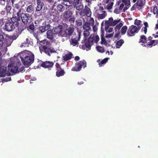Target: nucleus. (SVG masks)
Returning <instances> with one entry per match:
<instances>
[{
	"label": "nucleus",
	"mask_w": 158,
	"mask_h": 158,
	"mask_svg": "<svg viewBox=\"0 0 158 158\" xmlns=\"http://www.w3.org/2000/svg\"><path fill=\"white\" fill-rule=\"evenodd\" d=\"M154 40H153L152 41H149V42L146 43V44H145V45H144V47H147L148 46L152 47L153 46H154Z\"/></svg>",
	"instance_id": "obj_36"
},
{
	"label": "nucleus",
	"mask_w": 158,
	"mask_h": 158,
	"mask_svg": "<svg viewBox=\"0 0 158 158\" xmlns=\"http://www.w3.org/2000/svg\"><path fill=\"white\" fill-rule=\"evenodd\" d=\"M136 4L137 6L142 7L144 5V3L143 0H138Z\"/></svg>",
	"instance_id": "obj_33"
},
{
	"label": "nucleus",
	"mask_w": 158,
	"mask_h": 158,
	"mask_svg": "<svg viewBox=\"0 0 158 158\" xmlns=\"http://www.w3.org/2000/svg\"><path fill=\"white\" fill-rule=\"evenodd\" d=\"M124 6V4L123 3H122V4H121L119 6V9L120 10H122Z\"/></svg>",
	"instance_id": "obj_59"
},
{
	"label": "nucleus",
	"mask_w": 158,
	"mask_h": 158,
	"mask_svg": "<svg viewBox=\"0 0 158 158\" xmlns=\"http://www.w3.org/2000/svg\"><path fill=\"white\" fill-rule=\"evenodd\" d=\"M56 71L62 69L59 64L58 63H56Z\"/></svg>",
	"instance_id": "obj_50"
},
{
	"label": "nucleus",
	"mask_w": 158,
	"mask_h": 158,
	"mask_svg": "<svg viewBox=\"0 0 158 158\" xmlns=\"http://www.w3.org/2000/svg\"><path fill=\"white\" fill-rule=\"evenodd\" d=\"M104 8L102 6H100L99 8L97 9L95 11V13L96 14V15H98L100 13H103L104 11Z\"/></svg>",
	"instance_id": "obj_29"
},
{
	"label": "nucleus",
	"mask_w": 158,
	"mask_h": 158,
	"mask_svg": "<svg viewBox=\"0 0 158 158\" xmlns=\"http://www.w3.org/2000/svg\"><path fill=\"white\" fill-rule=\"evenodd\" d=\"M74 7L76 8L77 10H80L83 9V4L81 3H80L78 5H77L74 6Z\"/></svg>",
	"instance_id": "obj_34"
},
{
	"label": "nucleus",
	"mask_w": 158,
	"mask_h": 158,
	"mask_svg": "<svg viewBox=\"0 0 158 158\" xmlns=\"http://www.w3.org/2000/svg\"><path fill=\"white\" fill-rule=\"evenodd\" d=\"M121 10H120L119 8H115L114 10V12L116 14H120L122 11Z\"/></svg>",
	"instance_id": "obj_49"
},
{
	"label": "nucleus",
	"mask_w": 158,
	"mask_h": 158,
	"mask_svg": "<svg viewBox=\"0 0 158 158\" xmlns=\"http://www.w3.org/2000/svg\"><path fill=\"white\" fill-rule=\"evenodd\" d=\"M96 0H85L86 2L88 3H91L93 1H96Z\"/></svg>",
	"instance_id": "obj_64"
},
{
	"label": "nucleus",
	"mask_w": 158,
	"mask_h": 158,
	"mask_svg": "<svg viewBox=\"0 0 158 158\" xmlns=\"http://www.w3.org/2000/svg\"><path fill=\"white\" fill-rule=\"evenodd\" d=\"M12 4L10 2L9 0H7V4L4 9V10H2L0 13L2 15H7L8 13H11L10 11L12 9V7L11 6V4Z\"/></svg>",
	"instance_id": "obj_10"
},
{
	"label": "nucleus",
	"mask_w": 158,
	"mask_h": 158,
	"mask_svg": "<svg viewBox=\"0 0 158 158\" xmlns=\"http://www.w3.org/2000/svg\"><path fill=\"white\" fill-rule=\"evenodd\" d=\"M65 72L64 70L62 69L60 70L56 71V75L58 77L62 76L64 75Z\"/></svg>",
	"instance_id": "obj_24"
},
{
	"label": "nucleus",
	"mask_w": 158,
	"mask_h": 158,
	"mask_svg": "<svg viewBox=\"0 0 158 158\" xmlns=\"http://www.w3.org/2000/svg\"><path fill=\"white\" fill-rule=\"evenodd\" d=\"M54 63L52 61H46L44 62L41 64V66L45 68H48L50 69L53 66Z\"/></svg>",
	"instance_id": "obj_13"
},
{
	"label": "nucleus",
	"mask_w": 158,
	"mask_h": 158,
	"mask_svg": "<svg viewBox=\"0 0 158 158\" xmlns=\"http://www.w3.org/2000/svg\"><path fill=\"white\" fill-rule=\"evenodd\" d=\"M76 24L77 27H80L82 25V21L81 19H78L76 21Z\"/></svg>",
	"instance_id": "obj_41"
},
{
	"label": "nucleus",
	"mask_w": 158,
	"mask_h": 158,
	"mask_svg": "<svg viewBox=\"0 0 158 158\" xmlns=\"http://www.w3.org/2000/svg\"><path fill=\"white\" fill-rule=\"evenodd\" d=\"M113 21L114 20L112 17H110L109 18L108 20L105 21V25L110 26H111Z\"/></svg>",
	"instance_id": "obj_28"
},
{
	"label": "nucleus",
	"mask_w": 158,
	"mask_h": 158,
	"mask_svg": "<svg viewBox=\"0 0 158 158\" xmlns=\"http://www.w3.org/2000/svg\"><path fill=\"white\" fill-rule=\"evenodd\" d=\"M129 8V7H128L127 6H125L123 8V12H125V11L127 10Z\"/></svg>",
	"instance_id": "obj_62"
},
{
	"label": "nucleus",
	"mask_w": 158,
	"mask_h": 158,
	"mask_svg": "<svg viewBox=\"0 0 158 158\" xmlns=\"http://www.w3.org/2000/svg\"><path fill=\"white\" fill-rule=\"evenodd\" d=\"M85 9H83L84 13L88 17H90L92 14L90 8L87 6H85Z\"/></svg>",
	"instance_id": "obj_19"
},
{
	"label": "nucleus",
	"mask_w": 158,
	"mask_h": 158,
	"mask_svg": "<svg viewBox=\"0 0 158 158\" xmlns=\"http://www.w3.org/2000/svg\"><path fill=\"white\" fill-rule=\"evenodd\" d=\"M20 59L22 62L25 66H29L34 62V56L32 53H23L20 56Z\"/></svg>",
	"instance_id": "obj_4"
},
{
	"label": "nucleus",
	"mask_w": 158,
	"mask_h": 158,
	"mask_svg": "<svg viewBox=\"0 0 158 158\" xmlns=\"http://www.w3.org/2000/svg\"><path fill=\"white\" fill-rule=\"evenodd\" d=\"M147 42V38L144 35H142L141 36L139 43H141V44L144 47Z\"/></svg>",
	"instance_id": "obj_18"
},
{
	"label": "nucleus",
	"mask_w": 158,
	"mask_h": 158,
	"mask_svg": "<svg viewBox=\"0 0 158 158\" xmlns=\"http://www.w3.org/2000/svg\"><path fill=\"white\" fill-rule=\"evenodd\" d=\"M24 67L23 66L21 67V68L19 69V72H22L24 70Z\"/></svg>",
	"instance_id": "obj_61"
},
{
	"label": "nucleus",
	"mask_w": 158,
	"mask_h": 158,
	"mask_svg": "<svg viewBox=\"0 0 158 158\" xmlns=\"http://www.w3.org/2000/svg\"><path fill=\"white\" fill-rule=\"evenodd\" d=\"M123 26V24L122 23H120L118 25H117L115 27V31H119L120 29Z\"/></svg>",
	"instance_id": "obj_42"
},
{
	"label": "nucleus",
	"mask_w": 158,
	"mask_h": 158,
	"mask_svg": "<svg viewBox=\"0 0 158 158\" xmlns=\"http://www.w3.org/2000/svg\"><path fill=\"white\" fill-rule=\"evenodd\" d=\"M16 27H17V29H16V32L18 34H20L22 31L25 29V26L22 24L17 25Z\"/></svg>",
	"instance_id": "obj_16"
},
{
	"label": "nucleus",
	"mask_w": 158,
	"mask_h": 158,
	"mask_svg": "<svg viewBox=\"0 0 158 158\" xmlns=\"http://www.w3.org/2000/svg\"><path fill=\"white\" fill-rule=\"evenodd\" d=\"M10 75V69H8V67L2 65L0 68V77H4L9 76Z\"/></svg>",
	"instance_id": "obj_9"
},
{
	"label": "nucleus",
	"mask_w": 158,
	"mask_h": 158,
	"mask_svg": "<svg viewBox=\"0 0 158 158\" xmlns=\"http://www.w3.org/2000/svg\"><path fill=\"white\" fill-rule=\"evenodd\" d=\"M104 26V22H103L102 23H101V32H104V30L103 29V27Z\"/></svg>",
	"instance_id": "obj_60"
},
{
	"label": "nucleus",
	"mask_w": 158,
	"mask_h": 158,
	"mask_svg": "<svg viewBox=\"0 0 158 158\" xmlns=\"http://www.w3.org/2000/svg\"><path fill=\"white\" fill-rule=\"evenodd\" d=\"M107 14L106 11H104L103 13H100L98 15H97V17L98 19H102L105 18Z\"/></svg>",
	"instance_id": "obj_23"
},
{
	"label": "nucleus",
	"mask_w": 158,
	"mask_h": 158,
	"mask_svg": "<svg viewBox=\"0 0 158 158\" xmlns=\"http://www.w3.org/2000/svg\"><path fill=\"white\" fill-rule=\"evenodd\" d=\"M6 34L2 30H1L0 31V40L3 41H4V39H5L4 36H5Z\"/></svg>",
	"instance_id": "obj_38"
},
{
	"label": "nucleus",
	"mask_w": 158,
	"mask_h": 158,
	"mask_svg": "<svg viewBox=\"0 0 158 158\" xmlns=\"http://www.w3.org/2000/svg\"><path fill=\"white\" fill-rule=\"evenodd\" d=\"M11 80L10 77H6L3 79V81L5 82H7Z\"/></svg>",
	"instance_id": "obj_55"
},
{
	"label": "nucleus",
	"mask_w": 158,
	"mask_h": 158,
	"mask_svg": "<svg viewBox=\"0 0 158 158\" xmlns=\"http://www.w3.org/2000/svg\"><path fill=\"white\" fill-rule=\"evenodd\" d=\"M73 56V54L71 52H69L68 54H66L63 56V60L64 61H67V60H69L71 59Z\"/></svg>",
	"instance_id": "obj_21"
},
{
	"label": "nucleus",
	"mask_w": 158,
	"mask_h": 158,
	"mask_svg": "<svg viewBox=\"0 0 158 158\" xmlns=\"http://www.w3.org/2000/svg\"><path fill=\"white\" fill-rule=\"evenodd\" d=\"M90 24L91 23L92 25H94V19L93 18H91L89 22Z\"/></svg>",
	"instance_id": "obj_56"
},
{
	"label": "nucleus",
	"mask_w": 158,
	"mask_h": 158,
	"mask_svg": "<svg viewBox=\"0 0 158 158\" xmlns=\"http://www.w3.org/2000/svg\"><path fill=\"white\" fill-rule=\"evenodd\" d=\"M72 14L71 11H66L63 13V18L65 21H67L71 17V15Z\"/></svg>",
	"instance_id": "obj_17"
},
{
	"label": "nucleus",
	"mask_w": 158,
	"mask_h": 158,
	"mask_svg": "<svg viewBox=\"0 0 158 158\" xmlns=\"http://www.w3.org/2000/svg\"><path fill=\"white\" fill-rule=\"evenodd\" d=\"M28 29L32 30H33L35 29L33 23L29 25Z\"/></svg>",
	"instance_id": "obj_54"
},
{
	"label": "nucleus",
	"mask_w": 158,
	"mask_h": 158,
	"mask_svg": "<svg viewBox=\"0 0 158 158\" xmlns=\"http://www.w3.org/2000/svg\"><path fill=\"white\" fill-rule=\"evenodd\" d=\"M81 31H78L77 34L75 33L73 34L71 40H70L71 44L73 46H75L78 44V41L80 40L81 37Z\"/></svg>",
	"instance_id": "obj_7"
},
{
	"label": "nucleus",
	"mask_w": 158,
	"mask_h": 158,
	"mask_svg": "<svg viewBox=\"0 0 158 158\" xmlns=\"http://www.w3.org/2000/svg\"><path fill=\"white\" fill-rule=\"evenodd\" d=\"M36 12L40 11L43 9L44 6V3L43 0H36Z\"/></svg>",
	"instance_id": "obj_11"
},
{
	"label": "nucleus",
	"mask_w": 158,
	"mask_h": 158,
	"mask_svg": "<svg viewBox=\"0 0 158 158\" xmlns=\"http://www.w3.org/2000/svg\"><path fill=\"white\" fill-rule=\"evenodd\" d=\"M20 7L22 8V6H21V4H20V2H19L15 4V8L16 9L19 10V11L20 9L22 10V9L20 8Z\"/></svg>",
	"instance_id": "obj_44"
},
{
	"label": "nucleus",
	"mask_w": 158,
	"mask_h": 158,
	"mask_svg": "<svg viewBox=\"0 0 158 158\" xmlns=\"http://www.w3.org/2000/svg\"><path fill=\"white\" fill-rule=\"evenodd\" d=\"M18 22L17 21V17H13L11 19V21L6 22L3 29L8 31H13L18 25Z\"/></svg>",
	"instance_id": "obj_5"
},
{
	"label": "nucleus",
	"mask_w": 158,
	"mask_h": 158,
	"mask_svg": "<svg viewBox=\"0 0 158 158\" xmlns=\"http://www.w3.org/2000/svg\"><path fill=\"white\" fill-rule=\"evenodd\" d=\"M4 41V43L7 46H10L12 42V40L11 39L6 37Z\"/></svg>",
	"instance_id": "obj_26"
},
{
	"label": "nucleus",
	"mask_w": 158,
	"mask_h": 158,
	"mask_svg": "<svg viewBox=\"0 0 158 158\" xmlns=\"http://www.w3.org/2000/svg\"><path fill=\"white\" fill-rule=\"evenodd\" d=\"M141 22L140 20L136 19L135 22V24L138 26V27L140 24Z\"/></svg>",
	"instance_id": "obj_53"
},
{
	"label": "nucleus",
	"mask_w": 158,
	"mask_h": 158,
	"mask_svg": "<svg viewBox=\"0 0 158 158\" xmlns=\"http://www.w3.org/2000/svg\"><path fill=\"white\" fill-rule=\"evenodd\" d=\"M120 32L119 31H118L117 32V33L115 34L114 35V37L115 38H119L121 37V36L120 35Z\"/></svg>",
	"instance_id": "obj_52"
},
{
	"label": "nucleus",
	"mask_w": 158,
	"mask_h": 158,
	"mask_svg": "<svg viewBox=\"0 0 158 158\" xmlns=\"http://www.w3.org/2000/svg\"><path fill=\"white\" fill-rule=\"evenodd\" d=\"M80 3V0H73V7L77 5H78Z\"/></svg>",
	"instance_id": "obj_47"
},
{
	"label": "nucleus",
	"mask_w": 158,
	"mask_h": 158,
	"mask_svg": "<svg viewBox=\"0 0 158 158\" xmlns=\"http://www.w3.org/2000/svg\"><path fill=\"white\" fill-rule=\"evenodd\" d=\"M124 4L125 5L127 6H128L130 5V0H127Z\"/></svg>",
	"instance_id": "obj_58"
},
{
	"label": "nucleus",
	"mask_w": 158,
	"mask_h": 158,
	"mask_svg": "<svg viewBox=\"0 0 158 158\" xmlns=\"http://www.w3.org/2000/svg\"><path fill=\"white\" fill-rule=\"evenodd\" d=\"M75 18L74 17H70L69 19V21L71 23H74Z\"/></svg>",
	"instance_id": "obj_51"
},
{
	"label": "nucleus",
	"mask_w": 158,
	"mask_h": 158,
	"mask_svg": "<svg viewBox=\"0 0 158 158\" xmlns=\"http://www.w3.org/2000/svg\"><path fill=\"white\" fill-rule=\"evenodd\" d=\"M57 10L59 11H62L63 8V6L61 4L58 5L57 7Z\"/></svg>",
	"instance_id": "obj_48"
},
{
	"label": "nucleus",
	"mask_w": 158,
	"mask_h": 158,
	"mask_svg": "<svg viewBox=\"0 0 158 158\" xmlns=\"http://www.w3.org/2000/svg\"><path fill=\"white\" fill-rule=\"evenodd\" d=\"M113 33L109 34L106 35V37L107 38H110L113 36Z\"/></svg>",
	"instance_id": "obj_57"
},
{
	"label": "nucleus",
	"mask_w": 158,
	"mask_h": 158,
	"mask_svg": "<svg viewBox=\"0 0 158 158\" xmlns=\"http://www.w3.org/2000/svg\"><path fill=\"white\" fill-rule=\"evenodd\" d=\"M153 12L154 14L156 15V16H158V10L156 5L154 6Z\"/></svg>",
	"instance_id": "obj_43"
},
{
	"label": "nucleus",
	"mask_w": 158,
	"mask_h": 158,
	"mask_svg": "<svg viewBox=\"0 0 158 158\" xmlns=\"http://www.w3.org/2000/svg\"><path fill=\"white\" fill-rule=\"evenodd\" d=\"M124 43V40L122 39L120 40L116 43V48H119Z\"/></svg>",
	"instance_id": "obj_32"
},
{
	"label": "nucleus",
	"mask_w": 158,
	"mask_h": 158,
	"mask_svg": "<svg viewBox=\"0 0 158 158\" xmlns=\"http://www.w3.org/2000/svg\"><path fill=\"white\" fill-rule=\"evenodd\" d=\"M110 26L105 25V28L106 31L107 32H112L113 30L112 27H110Z\"/></svg>",
	"instance_id": "obj_35"
},
{
	"label": "nucleus",
	"mask_w": 158,
	"mask_h": 158,
	"mask_svg": "<svg viewBox=\"0 0 158 158\" xmlns=\"http://www.w3.org/2000/svg\"><path fill=\"white\" fill-rule=\"evenodd\" d=\"M121 19H117L114 20L111 26H114L116 25L117 24H118L119 22L120 21Z\"/></svg>",
	"instance_id": "obj_45"
},
{
	"label": "nucleus",
	"mask_w": 158,
	"mask_h": 158,
	"mask_svg": "<svg viewBox=\"0 0 158 158\" xmlns=\"http://www.w3.org/2000/svg\"><path fill=\"white\" fill-rule=\"evenodd\" d=\"M83 35L84 36V45H82V48L84 49L85 48L87 51L90 49L91 46L93 44L94 42L97 43L99 41V38L98 36L94 34L90 35L88 40L86 37L90 35L89 31L91 30V28L89 23L84 22L83 23Z\"/></svg>",
	"instance_id": "obj_1"
},
{
	"label": "nucleus",
	"mask_w": 158,
	"mask_h": 158,
	"mask_svg": "<svg viewBox=\"0 0 158 158\" xmlns=\"http://www.w3.org/2000/svg\"><path fill=\"white\" fill-rule=\"evenodd\" d=\"M34 9L32 5H29L27 7L26 11L29 13H32L34 11Z\"/></svg>",
	"instance_id": "obj_27"
},
{
	"label": "nucleus",
	"mask_w": 158,
	"mask_h": 158,
	"mask_svg": "<svg viewBox=\"0 0 158 158\" xmlns=\"http://www.w3.org/2000/svg\"><path fill=\"white\" fill-rule=\"evenodd\" d=\"M101 44L106 45L107 44V43L106 41L105 38L103 37H101Z\"/></svg>",
	"instance_id": "obj_46"
},
{
	"label": "nucleus",
	"mask_w": 158,
	"mask_h": 158,
	"mask_svg": "<svg viewBox=\"0 0 158 158\" xmlns=\"http://www.w3.org/2000/svg\"><path fill=\"white\" fill-rule=\"evenodd\" d=\"M21 10L20 9L17 13V21H20L21 19L22 22L25 24H27L30 23L32 21V19L31 15L28 13H21Z\"/></svg>",
	"instance_id": "obj_3"
},
{
	"label": "nucleus",
	"mask_w": 158,
	"mask_h": 158,
	"mask_svg": "<svg viewBox=\"0 0 158 158\" xmlns=\"http://www.w3.org/2000/svg\"><path fill=\"white\" fill-rule=\"evenodd\" d=\"M127 30V26H124L122 27L120 32L123 35H124L126 32Z\"/></svg>",
	"instance_id": "obj_31"
},
{
	"label": "nucleus",
	"mask_w": 158,
	"mask_h": 158,
	"mask_svg": "<svg viewBox=\"0 0 158 158\" xmlns=\"http://www.w3.org/2000/svg\"><path fill=\"white\" fill-rule=\"evenodd\" d=\"M109 58H105V59H103L101 61H100V59H98L97 60V62L98 63V64L100 66H102L103 64H105L106 63V62L108 61Z\"/></svg>",
	"instance_id": "obj_25"
},
{
	"label": "nucleus",
	"mask_w": 158,
	"mask_h": 158,
	"mask_svg": "<svg viewBox=\"0 0 158 158\" xmlns=\"http://www.w3.org/2000/svg\"><path fill=\"white\" fill-rule=\"evenodd\" d=\"M5 37L9 38L10 39L12 40V41L16 39L17 38L16 36L15 35H9L8 34H6V35H5Z\"/></svg>",
	"instance_id": "obj_39"
},
{
	"label": "nucleus",
	"mask_w": 158,
	"mask_h": 158,
	"mask_svg": "<svg viewBox=\"0 0 158 158\" xmlns=\"http://www.w3.org/2000/svg\"><path fill=\"white\" fill-rule=\"evenodd\" d=\"M40 50L41 53L44 52L50 56L51 54L56 52L54 48L50 46V43L47 40L40 42Z\"/></svg>",
	"instance_id": "obj_2"
},
{
	"label": "nucleus",
	"mask_w": 158,
	"mask_h": 158,
	"mask_svg": "<svg viewBox=\"0 0 158 158\" xmlns=\"http://www.w3.org/2000/svg\"><path fill=\"white\" fill-rule=\"evenodd\" d=\"M86 62L84 60L77 62L76 63L75 66L72 69V70L76 72L80 71L82 67H83L84 68L86 67Z\"/></svg>",
	"instance_id": "obj_8"
},
{
	"label": "nucleus",
	"mask_w": 158,
	"mask_h": 158,
	"mask_svg": "<svg viewBox=\"0 0 158 158\" xmlns=\"http://www.w3.org/2000/svg\"><path fill=\"white\" fill-rule=\"evenodd\" d=\"M48 29L46 26H41L39 27V31L42 33L44 32Z\"/></svg>",
	"instance_id": "obj_40"
},
{
	"label": "nucleus",
	"mask_w": 158,
	"mask_h": 158,
	"mask_svg": "<svg viewBox=\"0 0 158 158\" xmlns=\"http://www.w3.org/2000/svg\"><path fill=\"white\" fill-rule=\"evenodd\" d=\"M114 0H103L102 2V4L105 5L107 4L106 8L108 10H110L112 8L114 5Z\"/></svg>",
	"instance_id": "obj_12"
},
{
	"label": "nucleus",
	"mask_w": 158,
	"mask_h": 158,
	"mask_svg": "<svg viewBox=\"0 0 158 158\" xmlns=\"http://www.w3.org/2000/svg\"><path fill=\"white\" fill-rule=\"evenodd\" d=\"M97 50L98 52L101 53H103L105 52L104 48L100 46H97L96 47Z\"/></svg>",
	"instance_id": "obj_37"
},
{
	"label": "nucleus",
	"mask_w": 158,
	"mask_h": 158,
	"mask_svg": "<svg viewBox=\"0 0 158 158\" xmlns=\"http://www.w3.org/2000/svg\"><path fill=\"white\" fill-rule=\"evenodd\" d=\"M53 30H48L47 31V38L51 40H53V37L55 35L54 33L53 32Z\"/></svg>",
	"instance_id": "obj_15"
},
{
	"label": "nucleus",
	"mask_w": 158,
	"mask_h": 158,
	"mask_svg": "<svg viewBox=\"0 0 158 158\" xmlns=\"http://www.w3.org/2000/svg\"><path fill=\"white\" fill-rule=\"evenodd\" d=\"M30 44V41L28 38L26 39V41L22 43V44L20 45V47H23V46L24 47H28L29 46Z\"/></svg>",
	"instance_id": "obj_30"
},
{
	"label": "nucleus",
	"mask_w": 158,
	"mask_h": 158,
	"mask_svg": "<svg viewBox=\"0 0 158 158\" xmlns=\"http://www.w3.org/2000/svg\"><path fill=\"white\" fill-rule=\"evenodd\" d=\"M140 27H137L135 26H131L128 29L127 32V35L129 37L134 36L137 33L140 29Z\"/></svg>",
	"instance_id": "obj_6"
},
{
	"label": "nucleus",
	"mask_w": 158,
	"mask_h": 158,
	"mask_svg": "<svg viewBox=\"0 0 158 158\" xmlns=\"http://www.w3.org/2000/svg\"><path fill=\"white\" fill-rule=\"evenodd\" d=\"M8 69H10V71L13 73H18L19 69L17 66H13L12 64H9L8 66Z\"/></svg>",
	"instance_id": "obj_14"
},
{
	"label": "nucleus",
	"mask_w": 158,
	"mask_h": 158,
	"mask_svg": "<svg viewBox=\"0 0 158 158\" xmlns=\"http://www.w3.org/2000/svg\"><path fill=\"white\" fill-rule=\"evenodd\" d=\"M52 30H53L55 34H59L61 32L62 30V27L61 26H59L57 27L54 28Z\"/></svg>",
	"instance_id": "obj_22"
},
{
	"label": "nucleus",
	"mask_w": 158,
	"mask_h": 158,
	"mask_svg": "<svg viewBox=\"0 0 158 158\" xmlns=\"http://www.w3.org/2000/svg\"><path fill=\"white\" fill-rule=\"evenodd\" d=\"M154 46H155L158 44V40H154Z\"/></svg>",
	"instance_id": "obj_63"
},
{
	"label": "nucleus",
	"mask_w": 158,
	"mask_h": 158,
	"mask_svg": "<svg viewBox=\"0 0 158 158\" xmlns=\"http://www.w3.org/2000/svg\"><path fill=\"white\" fill-rule=\"evenodd\" d=\"M74 30L73 27H69L66 28L64 31L65 34L67 35H71Z\"/></svg>",
	"instance_id": "obj_20"
}]
</instances>
